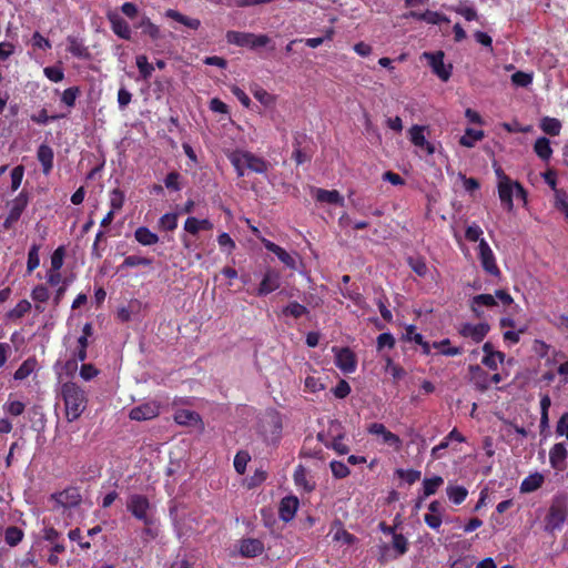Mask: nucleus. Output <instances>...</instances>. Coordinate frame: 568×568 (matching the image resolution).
I'll list each match as a JSON object with an SVG mask.
<instances>
[{
    "label": "nucleus",
    "instance_id": "f257e3e1",
    "mask_svg": "<svg viewBox=\"0 0 568 568\" xmlns=\"http://www.w3.org/2000/svg\"><path fill=\"white\" fill-rule=\"evenodd\" d=\"M60 394L64 403L68 422L77 420L87 407L88 397L85 390L77 383L67 382L61 385Z\"/></svg>",
    "mask_w": 568,
    "mask_h": 568
},
{
    "label": "nucleus",
    "instance_id": "f03ea898",
    "mask_svg": "<svg viewBox=\"0 0 568 568\" xmlns=\"http://www.w3.org/2000/svg\"><path fill=\"white\" fill-rule=\"evenodd\" d=\"M126 509L131 515L142 524H152L155 517V507L150 499L142 494H131L126 499Z\"/></svg>",
    "mask_w": 568,
    "mask_h": 568
},
{
    "label": "nucleus",
    "instance_id": "7ed1b4c3",
    "mask_svg": "<svg viewBox=\"0 0 568 568\" xmlns=\"http://www.w3.org/2000/svg\"><path fill=\"white\" fill-rule=\"evenodd\" d=\"M568 513V498L566 495L554 497L546 517V528L550 531L561 529Z\"/></svg>",
    "mask_w": 568,
    "mask_h": 568
},
{
    "label": "nucleus",
    "instance_id": "20e7f679",
    "mask_svg": "<svg viewBox=\"0 0 568 568\" xmlns=\"http://www.w3.org/2000/svg\"><path fill=\"white\" fill-rule=\"evenodd\" d=\"M497 189L499 200L508 212L514 210V197L520 200L523 205L527 204V193L519 182L510 180L505 184L497 185Z\"/></svg>",
    "mask_w": 568,
    "mask_h": 568
},
{
    "label": "nucleus",
    "instance_id": "39448f33",
    "mask_svg": "<svg viewBox=\"0 0 568 568\" xmlns=\"http://www.w3.org/2000/svg\"><path fill=\"white\" fill-rule=\"evenodd\" d=\"M225 38L231 44L246 47L250 49L265 47L270 42V38L266 34H254L240 31H227Z\"/></svg>",
    "mask_w": 568,
    "mask_h": 568
},
{
    "label": "nucleus",
    "instance_id": "423d86ee",
    "mask_svg": "<svg viewBox=\"0 0 568 568\" xmlns=\"http://www.w3.org/2000/svg\"><path fill=\"white\" fill-rule=\"evenodd\" d=\"M282 418L275 412H270L261 419L260 430L268 443H276L282 433Z\"/></svg>",
    "mask_w": 568,
    "mask_h": 568
},
{
    "label": "nucleus",
    "instance_id": "0eeeda50",
    "mask_svg": "<svg viewBox=\"0 0 568 568\" xmlns=\"http://www.w3.org/2000/svg\"><path fill=\"white\" fill-rule=\"evenodd\" d=\"M229 160L232 164L245 162L248 170L260 174L265 173L268 169V164L263 159L247 151H233L229 154Z\"/></svg>",
    "mask_w": 568,
    "mask_h": 568
},
{
    "label": "nucleus",
    "instance_id": "6e6552de",
    "mask_svg": "<svg viewBox=\"0 0 568 568\" xmlns=\"http://www.w3.org/2000/svg\"><path fill=\"white\" fill-rule=\"evenodd\" d=\"M281 286V273L267 266L263 273L257 287L252 292L255 296H266Z\"/></svg>",
    "mask_w": 568,
    "mask_h": 568
},
{
    "label": "nucleus",
    "instance_id": "1a4fd4ad",
    "mask_svg": "<svg viewBox=\"0 0 568 568\" xmlns=\"http://www.w3.org/2000/svg\"><path fill=\"white\" fill-rule=\"evenodd\" d=\"M478 257L483 268L493 276L500 274L499 267L496 264L495 254L485 239H481L478 244Z\"/></svg>",
    "mask_w": 568,
    "mask_h": 568
},
{
    "label": "nucleus",
    "instance_id": "9d476101",
    "mask_svg": "<svg viewBox=\"0 0 568 568\" xmlns=\"http://www.w3.org/2000/svg\"><path fill=\"white\" fill-rule=\"evenodd\" d=\"M423 58H425L433 72L443 81H447L452 74V67L445 65L444 63V52H424Z\"/></svg>",
    "mask_w": 568,
    "mask_h": 568
},
{
    "label": "nucleus",
    "instance_id": "9b49d317",
    "mask_svg": "<svg viewBox=\"0 0 568 568\" xmlns=\"http://www.w3.org/2000/svg\"><path fill=\"white\" fill-rule=\"evenodd\" d=\"M335 354V365L345 374H351L356 371L357 361L355 354L347 347L337 348L333 347Z\"/></svg>",
    "mask_w": 568,
    "mask_h": 568
},
{
    "label": "nucleus",
    "instance_id": "f8f14e48",
    "mask_svg": "<svg viewBox=\"0 0 568 568\" xmlns=\"http://www.w3.org/2000/svg\"><path fill=\"white\" fill-rule=\"evenodd\" d=\"M51 499L59 507L73 508L81 503L82 497L78 488L69 487L62 491L52 494Z\"/></svg>",
    "mask_w": 568,
    "mask_h": 568
},
{
    "label": "nucleus",
    "instance_id": "ddd939ff",
    "mask_svg": "<svg viewBox=\"0 0 568 568\" xmlns=\"http://www.w3.org/2000/svg\"><path fill=\"white\" fill-rule=\"evenodd\" d=\"M425 130L426 126L415 124L408 130V138L416 148L432 155L435 146L426 139Z\"/></svg>",
    "mask_w": 568,
    "mask_h": 568
},
{
    "label": "nucleus",
    "instance_id": "4468645a",
    "mask_svg": "<svg viewBox=\"0 0 568 568\" xmlns=\"http://www.w3.org/2000/svg\"><path fill=\"white\" fill-rule=\"evenodd\" d=\"M367 432L372 435L381 437L382 443L388 446L398 449L402 445L400 438L396 434L389 432L382 423L371 424L367 428Z\"/></svg>",
    "mask_w": 568,
    "mask_h": 568
},
{
    "label": "nucleus",
    "instance_id": "2eb2a0df",
    "mask_svg": "<svg viewBox=\"0 0 568 568\" xmlns=\"http://www.w3.org/2000/svg\"><path fill=\"white\" fill-rule=\"evenodd\" d=\"M160 414V406L155 402L143 403L130 410V418L138 422L153 419Z\"/></svg>",
    "mask_w": 568,
    "mask_h": 568
},
{
    "label": "nucleus",
    "instance_id": "dca6fc26",
    "mask_svg": "<svg viewBox=\"0 0 568 568\" xmlns=\"http://www.w3.org/2000/svg\"><path fill=\"white\" fill-rule=\"evenodd\" d=\"M28 204V197L26 194L20 193L12 202L10 203V210L7 219L4 220V227L9 229L14 222H17L24 209Z\"/></svg>",
    "mask_w": 568,
    "mask_h": 568
},
{
    "label": "nucleus",
    "instance_id": "f3484780",
    "mask_svg": "<svg viewBox=\"0 0 568 568\" xmlns=\"http://www.w3.org/2000/svg\"><path fill=\"white\" fill-rule=\"evenodd\" d=\"M568 450L564 443L555 444L549 452V463L556 470L562 471L567 464Z\"/></svg>",
    "mask_w": 568,
    "mask_h": 568
},
{
    "label": "nucleus",
    "instance_id": "a211bd4d",
    "mask_svg": "<svg viewBox=\"0 0 568 568\" xmlns=\"http://www.w3.org/2000/svg\"><path fill=\"white\" fill-rule=\"evenodd\" d=\"M264 247L274 253L277 258L285 265L287 266L288 268L291 270H295L296 268V258L291 255L288 252H286L283 247L278 246L277 244L266 240V239H261Z\"/></svg>",
    "mask_w": 568,
    "mask_h": 568
},
{
    "label": "nucleus",
    "instance_id": "6ab92c4d",
    "mask_svg": "<svg viewBox=\"0 0 568 568\" xmlns=\"http://www.w3.org/2000/svg\"><path fill=\"white\" fill-rule=\"evenodd\" d=\"M239 551L242 557L252 558L264 551V545L260 539L246 538L240 541Z\"/></svg>",
    "mask_w": 568,
    "mask_h": 568
},
{
    "label": "nucleus",
    "instance_id": "aec40b11",
    "mask_svg": "<svg viewBox=\"0 0 568 568\" xmlns=\"http://www.w3.org/2000/svg\"><path fill=\"white\" fill-rule=\"evenodd\" d=\"M109 21L111 23L112 31L120 38L124 40L131 39V28L129 23L118 13H110L108 16Z\"/></svg>",
    "mask_w": 568,
    "mask_h": 568
},
{
    "label": "nucleus",
    "instance_id": "412c9836",
    "mask_svg": "<svg viewBox=\"0 0 568 568\" xmlns=\"http://www.w3.org/2000/svg\"><path fill=\"white\" fill-rule=\"evenodd\" d=\"M469 375L470 382L477 389L483 392L490 387L489 375L479 365H470Z\"/></svg>",
    "mask_w": 568,
    "mask_h": 568
},
{
    "label": "nucleus",
    "instance_id": "4be33fe9",
    "mask_svg": "<svg viewBox=\"0 0 568 568\" xmlns=\"http://www.w3.org/2000/svg\"><path fill=\"white\" fill-rule=\"evenodd\" d=\"M298 505H300V503L296 497H294V496L284 497L280 504V509H278L280 518L286 523L292 520L297 511Z\"/></svg>",
    "mask_w": 568,
    "mask_h": 568
},
{
    "label": "nucleus",
    "instance_id": "5701e85b",
    "mask_svg": "<svg viewBox=\"0 0 568 568\" xmlns=\"http://www.w3.org/2000/svg\"><path fill=\"white\" fill-rule=\"evenodd\" d=\"M174 420L180 425L202 427L200 415L190 409H179L174 414Z\"/></svg>",
    "mask_w": 568,
    "mask_h": 568
},
{
    "label": "nucleus",
    "instance_id": "b1692460",
    "mask_svg": "<svg viewBox=\"0 0 568 568\" xmlns=\"http://www.w3.org/2000/svg\"><path fill=\"white\" fill-rule=\"evenodd\" d=\"M184 231L196 235L201 231H210L213 229V223L209 219L199 220L194 216H190L184 222Z\"/></svg>",
    "mask_w": 568,
    "mask_h": 568
},
{
    "label": "nucleus",
    "instance_id": "393cba45",
    "mask_svg": "<svg viewBox=\"0 0 568 568\" xmlns=\"http://www.w3.org/2000/svg\"><path fill=\"white\" fill-rule=\"evenodd\" d=\"M488 331L489 326L485 323H479L476 325L466 324L462 329V334L465 337H469L474 342L479 343L487 335Z\"/></svg>",
    "mask_w": 568,
    "mask_h": 568
},
{
    "label": "nucleus",
    "instance_id": "a878e982",
    "mask_svg": "<svg viewBox=\"0 0 568 568\" xmlns=\"http://www.w3.org/2000/svg\"><path fill=\"white\" fill-rule=\"evenodd\" d=\"M315 199L322 203L335 204L343 206L344 197L336 190H323V189H314Z\"/></svg>",
    "mask_w": 568,
    "mask_h": 568
},
{
    "label": "nucleus",
    "instance_id": "bb28decb",
    "mask_svg": "<svg viewBox=\"0 0 568 568\" xmlns=\"http://www.w3.org/2000/svg\"><path fill=\"white\" fill-rule=\"evenodd\" d=\"M164 16L192 30H197L201 27V21L199 19L184 16L174 9H168Z\"/></svg>",
    "mask_w": 568,
    "mask_h": 568
},
{
    "label": "nucleus",
    "instance_id": "cd10ccee",
    "mask_svg": "<svg viewBox=\"0 0 568 568\" xmlns=\"http://www.w3.org/2000/svg\"><path fill=\"white\" fill-rule=\"evenodd\" d=\"M38 160L42 165L43 173L47 175L53 168V150L48 144H41L38 149Z\"/></svg>",
    "mask_w": 568,
    "mask_h": 568
},
{
    "label": "nucleus",
    "instance_id": "c85d7f7f",
    "mask_svg": "<svg viewBox=\"0 0 568 568\" xmlns=\"http://www.w3.org/2000/svg\"><path fill=\"white\" fill-rule=\"evenodd\" d=\"M497 305V302L495 300V296L491 294H479L471 298L470 306L473 312L477 316H481V307H493Z\"/></svg>",
    "mask_w": 568,
    "mask_h": 568
},
{
    "label": "nucleus",
    "instance_id": "c756f323",
    "mask_svg": "<svg viewBox=\"0 0 568 568\" xmlns=\"http://www.w3.org/2000/svg\"><path fill=\"white\" fill-rule=\"evenodd\" d=\"M134 239L143 246H151L160 241L158 234L145 226H140L134 231Z\"/></svg>",
    "mask_w": 568,
    "mask_h": 568
},
{
    "label": "nucleus",
    "instance_id": "7c9ffc66",
    "mask_svg": "<svg viewBox=\"0 0 568 568\" xmlns=\"http://www.w3.org/2000/svg\"><path fill=\"white\" fill-rule=\"evenodd\" d=\"M545 481V477L540 473H534L527 476L520 484L521 493H532L541 487Z\"/></svg>",
    "mask_w": 568,
    "mask_h": 568
},
{
    "label": "nucleus",
    "instance_id": "2f4dec72",
    "mask_svg": "<svg viewBox=\"0 0 568 568\" xmlns=\"http://www.w3.org/2000/svg\"><path fill=\"white\" fill-rule=\"evenodd\" d=\"M68 51L75 58L87 59L90 57L88 48L84 45L82 40L75 37H68Z\"/></svg>",
    "mask_w": 568,
    "mask_h": 568
},
{
    "label": "nucleus",
    "instance_id": "473e14b6",
    "mask_svg": "<svg viewBox=\"0 0 568 568\" xmlns=\"http://www.w3.org/2000/svg\"><path fill=\"white\" fill-rule=\"evenodd\" d=\"M294 483L297 487L302 488L305 491H312L315 487L314 481H312L308 476L305 467L298 465L294 471Z\"/></svg>",
    "mask_w": 568,
    "mask_h": 568
},
{
    "label": "nucleus",
    "instance_id": "72a5a7b5",
    "mask_svg": "<svg viewBox=\"0 0 568 568\" xmlns=\"http://www.w3.org/2000/svg\"><path fill=\"white\" fill-rule=\"evenodd\" d=\"M87 359V349L77 347L72 354V357L64 364V369L69 375H72L78 368V361L84 362Z\"/></svg>",
    "mask_w": 568,
    "mask_h": 568
},
{
    "label": "nucleus",
    "instance_id": "f704fd0d",
    "mask_svg": "<svg viewBox=\"0 0 568 568\" xmlns=\"http://www.w3.org/2000/svg\"><path fill=\"white\" fill-rule=\"evenodd\" d=\"M443 484H444V479L440 476H433L430 478H424V480H423V497L427 498V497L434 495Z\"/></svg>",
    "mask_w": 568,
    "mask_h": 568
},
{
    "label": "nucleus",
    "instance_id": "c9c22d12",
    "mask_svg": "<svg viewBox=\"0 0 568 568\" xmlns=\"http://www.w3.org/2000/svg\"><path fill=\"white\" fill-rule=\"evenodd\" d=\"M534 150L536 154L545 161L549 160L552 154L550 141L547 138H538L535 142Z\"/></svg>",
    "mask_w": 568,
    "mask_h": 568
},
{
    "label": "nucleus",
    "instance_id": "e433bc0d",
    "mask_svg": "<svg viewBox=\"0 0 568 568\" xmlns=\"http://www.w3.org/2000/svg\"><path fill=\"white\" fill-rule=\"evenodd\" d=\"M540 129L545 133L556 136V135H559V133H560L561 123L556 118L545 116L540 121Z\"/></svg>",
    "mask_w": 568,
    "mask_h": 568
},
{
    "label": "nucleus",
    "instance_id": "4c0bfd02",
    "mask_svg": "<svg viewBox=\"0 0 568 568\" xmlns=\"http://www.w3.org/2000/svg\"><path fill=\"white\" fill-rule=\"evenodd\" d=\"M484 138V132L475 129H466L465 134L460 138L459 143L466 148H473L476 142Z\"/></svg>",
    "mask_w": 568,
    "mask_h": 568
},
{
    "label": "nucleus",
    "instance_id": "58836bf2",
    "mask_svg": "<svg viewBox=\"0 0 568 568\" xmlns=\"http://www.w3.org/2000/svg\"><path fill=\"white\" fill-rule=\"evenodd\" d=\"M433 348L437 349L439 354L445 356H456L463 352L460 347L450 346V341L448 338H445L440 342H434Z\"/></svg>",
    "mask_w": 568,
    "mask_h": 568
},
{
    "label": "nucleus",
    "instance_id": "ea45409f",
    "mask_svg": "<svg viewBox=\"0 0 568 568\" xmlns=\"http://www.w3.org/2000/svg\"><path fill=\"white\" fill-rule=\"evenodd\" d=\"M282 314L284 316H291L293 318H300L306 314H308V310L306 306L297 303L291 302L282 310Z\"/></svg>",
    "mask_w": 568,
    "mask_h": 568
},
{
    "label": "nucleus",
    "instance_id": "a19ab883",
    "mask_svg": "<svg viewBox=\"0 0 568 568\" xmlns=\"http://www.w3.org/2000/svg\"><path fill=\"white\" fill-rule=\"evenodd\" d=\"M448 498L455 504L460 505L467 497L468 491L463 486H448L446 489Z\"/></svg>",
    "mask_w": 568,
    "mask_h": 568
},
{
    "label": "nucleus",
    "instance_id": "79ce46f5",
    "mask_svg": "<svg viewBox=\"0 0 568 568\" xmlns=\"http://www.w3.org/2000/svg\"><path fill=\"white\" fill-rule=\"evenodd\" d=\"M178 213H165L159 219L158 226L163 231H174L178 227Z\"/></svg>",
    "mask_w": 568,
    "mask_h": 568
},
{
    "label": "nucleus",
    "instance_id": "37998d69",
    "mask_svg": "<svg viewBox=\"0 0 568 568\" xmlns=\"http://www.w3.org/2000/svg\"><path fill=\"white\" fill-rule=\"evenodd\" d=\"M136 67L139 69L142 79L148 80L154 71L153 64L149 63L146 55L140 54L135 59Z\"/></svg>",
    "mask_w": 568,
    "mask_h": 568
},
{
    "label": "nucleus",
    "instance_id": "c03bdc74",
    "mask_svg": "<svg viewBox=\"0 0 568 568\" xmlns=\"http://www.w3.org/2000/svg\"><path fill=\"white\" fill-rule=\"evenodd\" d=\"M2 409L4 413L11 415V416H20L23 414L24 409H26V404L20 402V400H16V399H11L9 398L2 406Z\"/></svg>",
    "mask_w": 568,
    "mask_h": 568
},
{
    "label": "nucleus",
    "instance_id": "a18cd8bd",
    "mask_svg": "<svg viewBox=\"0 0 568 568\" xmlns=\"http://www.w3.org/2000/svg\"><path fill=\"white\" fill-rule=\"evenodd\" d=\"M37 362L36 359L29 358L24 361L19 368L14 373V379L23 381L26 379L36 368Z\"/></svg>",
    "mask_w": 568,
    "mask_h": 568
},
{
    "label": "nucleus",
    "instance_id": "49530a36",
    "mask_svg": "<svg viewBox=\"0 0 568 568\" xmlns=\"http://www.w3.org/2000/svg\"><path fill=\"white\" fill-rule=\"evenodd\" d=\"M23 536V531L16 526H10L4 531V540L11 547L17 546L22 540Z\"/></svg>",
    "mask_w": 568,
    "mask_h": 568
},
{
    "label": "nucleus",
    "instance_id": "de8ad7c7",
    "mask_svg": "<svg viewBox=\"0 0 568 568\" xmlns=\"http://www.w3.org/2000/svg\"><path fill=\"white\" fill-rule=\"evenodd\" d=\"M31 310V303L27 300L20 301L11 311L8 313V318L19 320L23 317Z\"/></svg>",
    "mask_w": 568,
    "mask_h": 568
},
{
    "label": "nucleus",
    "instance_id": "09e8293b",
    "mask_svg": "<svg viewBox=\"0 0 568 568\" xmlns=\"http://www.w3.org/2000/svg\"><path fill=\"white\" fill-rule=\"evenodd\" d=\"M143 525H144V528L141 532V538L143 539V541L153 540L159 536L160 529H159L156 517L152 518V524H143Z\"/></svg>",
    "mask_w": 568,
    "mask_h": 568
},
{
    "label": "nucleus",
    "instance_id": "8fccbe9b",
    "mask_svg": "<svg viewBox=\"0 0 568 568\" xmlns=\"http://www.w3.org/2000/svg\"><path fill=\"white\" fill-rule=\"evenodd\" d=\"M79 95V87L68 88L61 94V102L65 104L68 108H73Z\"/></svg>",
    "mask_w": 568,
    "mask_h": 568
},
{
    "label": "nucleus",
    "instance_id": "3c124183",
    "mask_svg": "<svg viewBox=\"0 0 568 568\" xmlns=\"http://www.w3.org/2000/svg\"><path fill=\"white\" fill-rule=\"evenodd\" d=\"M452 10L463 16L467 21L478 19L477 11L473 7L467 6L466 2H460L457 7H453Z\"/></svg>",
    "mask_w": 568,
    "mask_h": 568
},
{
    "label": "nucleus",
    "instance_id": "603ef678",
    "mask_svg": "<svg viewBox=\"0 0 568 568\" xmlns=\"http://www.w3.org/2000/svg\"><path fill=\"white\" fill-rule=\"evenodd\" d=\"M252 92L254 98L265 106H271L275 103V97L262 88L256 87Z\"/></svg>",
    "mask_w": 568,
    "mask_h": 568
},
{
    "label": "nucleus",
    "instance_id": "864d4df0",
    "mask_svg": "<svg viewBox=\"0 0 568 568\" xmlns=\"http://www.w3.org/2000/svg\"><path fill=\"white\" fill-rule=\"evenodd\" d=\"M152 264V260L149 257H142L138 255H129L124 258L122 267H135V266H149Z\"/></svg>",
    "mask_w": 568,
    "mask_h": 568
},
{
    "label": "nucleus",
    "instance_id": "5fc2aeb1",
    "mask_svg": "<svg viewBox=\"0 0 568 568\" xmlns=\"http://www.w3.org/2000/svg\"><path fill=\"white\" fill-rule=\"evenodd\" d=\"M40 265L39 245L33 244L28 253L27 268L28 272H33Z\"/></svg>",
    "mask_w": 568,
    "mask_h": 568
},
{
    "label": "nucleus",
    "instance_id": "6e6d98bb",
    "mask_svg": "<svg viewBox=\"0 0 568 568\" xmlns=\"http://www.w3.org/2000/svg\"><path fill=\"white\" fill-rule=\"evenodd\" d=\"M555 207L564 213L566 219H568V196L562 191H556L555 193Z\"/></svg>",
    "mask_w": 568,
    "mask_h": 568
},
{
    "label": "nucleus",
    "instance_id": "4d7b16f0",
    "mask_svg": "<svg viewBox=\"0 0 568 568\" xmlns=\"http://www.w3.org/2000/svg\"><path fill=\"white\" fill-rule=\"evenodd\" d=\"M329 467L335 478L342 479L349 475V468L343 462L333 460Z\"/></svg>",
    "mask_w": 568,
    "mask_h": 568
},
{
    "label": "nucleus",
    "instance_id": "13d9d810",
    "mask_svg": "<svg viewBox=\"0 0 568 568\" xmlns=\"http://www.w3.org/2000/svg\"><path fill=\"white\" fill-rule=\"evenodd\" d=\"M251 457L246 452H239L234 457V468L239 474H244Z\"/></svg>",
    "mask_w": 568,
    "mask_h": 568
},
{
    "label": "nucleus",
    "instance_id": "bf43d9fd",
    "mask_svg": "<svg viewBox=\"0 0 568 568\" xmlns=\"http://www.w3.org/2000/svg\"><path fill=\"white\" fill-rule=\"evenodd\" d=\"M124 204V193L119 190L114 189L110 192V206L113 211H119L122 209Z\"/></svg>",
    "mask_w": 568,
    "mask_h": 568
},
{
    "label": "nucleus",
    "instance_id": "052dcab7",
    "mask_svg": "<svg viewBox=\"0 0 568 568\" xmlns=\"http://www.w3.org/2000/svg\"><path fill=\"white\" fill-rule=\"evenodd\" d=\"M505 359L504 353H496L489 356H484L481 363L489 369L497 371L498 364H501Z\"/></svg>",
    "mask_w": 568,
    "mask_h": 568
},
{
    "label": "nucleus",
    "instance_id": "680f3d73",
    "mask_svg": "<svg viewBox=\"0 0 568 568\" xmlns=\"http://www.w3.org/2000/svg\"><path fill=\"white\" fill-rule=\"evenodd\" d=\"M31 297L37 303H45L50 297V292L47 286L40 284L32 290Z\"/></svg>",
    "mask_w": 568,
    "mask_h": 568
},
{
    "label": "nucleus",
    "instance_id": "e2e57ef3",
    "mask_svg": "<svg viewBox=\"0 0 568 568\" xmlns=\"http://www.w3.org/2000/svg\"><path fill=\"white\" fill-rule=\"evenodd\" d=\"M217 243L221 247L222 251L226 252V253H232L236 245H235V242L233 241V239L227 234V233H221L219 236H217Z\"/></svg>",
    "mask_w": 568,
    "mask_h": 568
},
{
    "label": "nucleus",
    "instance_id": "0e129e2a",
    "mask_svg": "<svg viewBox=\"0 0 568 568\" xmlns=\"http://www.w3.org/2000/svg\"><path fill=\"white\" fill-rule=\"evenodd\" d=\"M408 264L417 275L425 276L427 274L428 267L423 258L409 257Z\"/></svg>",
    "mask_w": 568,
    "mask_h": 568
},
{
    "label": "nucleus",
    "instance_id": "69168bd1",
    "mask_svg": "<svg viewBox=\"0 0 568 568\" xmlns=\"http://www.w3.org/2000/svg\"><path fill=\"white\" fill-rule=\"evenodd\" d=\"M44 75L52 82L58 83L64 79V72L59 67H47L43 69Z\"/></svg>",
    "mask_w": 568,
    "mask_h": 568
},
{
    "label": "nucleus",
    "instance_id": "338daca9",
    "mask_svg": "<svg viewBox=\"0 0 568 568\" xmlns=\"http://www.w3.org/2000/svg\"><path fill=\"white\" fill-rule=\"evenodd\" d=\"M511 81L516 87H528L532 82L530 73L517 71L511 75Z\"/></svg>",
    "mask_w": 568,
    "mask_h": 568
},
{
    "label": "nucleus",
    "instance_id": "774afa93",
    "mask_svg": "<svg viewBox=\"0 0 568 568\" xmlns=\"http://www.w3.org/2000/svg\"><path fill=\"white\" fill-rule=\"evenodd\" d=\"M393 548L397 555H404L408 549V541L402 534H394L393 536Z\"/></svg>",
    "mask_w": 568,
    "mask_h": 568
}]
</instances>
